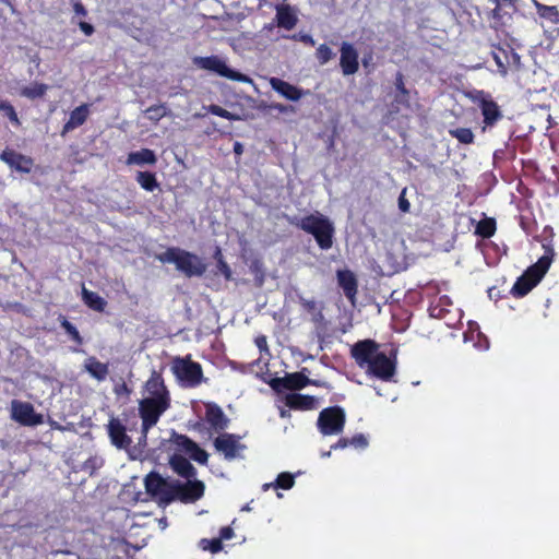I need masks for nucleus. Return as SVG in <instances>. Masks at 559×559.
Wrapping results in <instances>:
<instances>
[{
    "instance_id": "obj_1",
    "label": "nucleus",
    "mask_w": 559,
    "mask_h": 559,
    "mask_svg": "<svg viewBox=\"0 0 559 559\" xmlns=\"http://www.w3.org/2000/svg\"><path fill=\"white\" fill-rule=\"evenodd\" d=\"M169 393L160 374L153 371L145 382L139 412L142 419V435L145 438L150 428L155 426L162 414L169 407Z\"/></svg>"
},
{
    "instance_id": "obj_2",
    "label": "nucleus",
    "mask_w": 559,
    "mask_h": 559,
    "mask_svg": "<svg viewBox=\"0 0 559 559\" xmlns=\"http://www.w3.org/2000/svg\"><path fill=\"white\" fill-rule=\"evenodd\" d=\"M379 347L373 340H362L352 346L350 354L360 368H367V373L390 381L396 372V360L380 352Z\"/></svg>"
},
{
    "instance_id": "obj_3",
    "label": "nucleus",
    "mask_w": 559,
    "mask_h": 559,
    "mask_svg": "<svg viewBox=\"0 0 559 559\" xmlns=\"http://www.w3.org/2000/svg\"><path fill=\"white\" fill-rule=\"evenodd\" d=\"M543 248L544 254L515 281L511 288L513 297L522 298L526 296L548 272L555 257V251L550 245H543Z\"/></svg>"
},
{
    "instance_id": "obj_4",
    "label": "nucleus",
    "mask_w": 559,
    "mask_h": 559,
    "mask_svg": "<svg viewBox=\"0 0 559 559\" xmlns=\"http://www.w3.org/2000/svg\"><path fill=\"white\" fill-rule=\"evenodd\" d=\"M288 221L297 228L312 235L320 249L329 250L332 248L334 226L328 217L318 213L301 218L293 217Z\"/></svg>"
},
{
    "instance_id": "obj_5",
    "label": "nucleus",
    "mask_w": 559,
    "mask_h": 559,
    "mask_svg": "<svg viewBox=\"0 0 559 559\" xmlns=\"http://www.w3.org/2000/svg\"><path fill=\"white\" fill-rule=\"evenodd\" d=\"M163 263H173L176 269L187 276H201L206 264L198 255L179 248H170L156 257Z\"/></svg>"
},
{
    "instance_id": "obj_6",
    "label": "nucleus",
    "mask_w": 559,
    "mask_h": 559,
    "mask_svg": "<svg viewBox=\"0 0 559 559\" xmlns=\"http://www.w3.org/2000/svg\"><path fill=\"white\" fill-rule=\"evenodd\" d=\"M170 465L175 472L187 478L185 484L178 485L182 497L187 500L194 501L203 496L204 485L199 480H191L193 475V466L189 460L181 454H174L170 459Z\"/></svg>"
},
{
    "instance_id": "obj_7",
    "label": "nucleus",
    "mask_w": 559,
    "mask_h": 559,
    "mask_svg": "<svg viewBox=\"0 0 559 559\" xmlns=\"http://www.w3.org/2000/svg\"><path fill=\"white\" fill-rule=\"evenodd\" d=\"M345 421V411L340 406H330L320 412L317 425L323 436H333L343 431Z\"/></svg>"
},
{
    "instance_id": "obj_8",
    "label": "nucleus",
    "mask_w": 559,
    "mask_h": 559,
    "mask_svg": "<svg viewBox=\"0 0 559 559\" xmlns=\"http://www.w3.org/2000/svg\"><path fill=\"white\" fill-rule=\"evenodd\" d=\"M473 102L478 106L483 115V131H486L488 128L491 129L503 118L499 105L489 93L477 91Z\"/></svg>"
},
{
    "instance_id": "obj_9",
    "label": "nucleus",
    "mask_w": 559,
    "mask_h": 559,
    "mask_svg": "<svg viewBox=\"0 0 559 559\" xmlns=\"http://www.w3.org/2000/svg\"><path fill=\"white\" fill-rule=\"evenodd\" d=\"M171 370L176 378L185 385L193 386L201 381V366L189 358H176L173 361Z\"/></svg>"
},
{
    "instance_id": "obj_10",
    "label": "nucleus",
    "mask_w": 559,
    "mask_h": 559,
    "mask_svg": "<svg viewBox=\"0 0 559 559\" xmlns=\"http://www.w3.org/2000/svg\"><path fill=\"white\" fill-rule=\"evenodd\" d=\"M193 64L202 70H207L214 72L223 78L233 80V81H243L245 78L241 73L234 71L230 69L225 60L217 56L211 57H195L193 59Z\"/></svg>"
},
{
    "instance_id": "obj_11",
    "label": "nucleus",
    "mask_w": 559,
    "mask_h": 559,
    "mask_svg": "<svg viewBox=\"0 0 559 559\" xmlns=\"http://www.w3.org/2000/svg\"><path fill=\"white\" fill-rule=\"evenodd\" d=\"M146 492L160 502L173 498L174 486L156 473L148 474L144 479Z\"/></svg>"
},
{
    "instance_id": "obj_12",
    "label": "nucleus",
    "mask_w": 559,
    "mask_h": 559,
    "mask_svg": "<svg viewBox=\"0 0 559 559\" xmlns=\"http://www.w3.org/2000/svg\"><path fill=\"white\" fill-rule=\"evenodd\" d=\"M11 416L24 426H36L43 423V416L36 414L33 405L26 402L12 401Z\"/></svg>"
},
{
    "instance_id": "obj_13",
    "label": "nucleus",
    "mask_w": 559,
    "mask_h": 559,
    "mask_svg": "<svg viewBox=\"0 0 559 559\" xmlns=\"http://www.w3.org/2000/svg\"><path fill=\"white\" fill-rule=\"evenodd\" d=\"M310 379L302 372L287 373L285 377H276L269 381L270 386L275 392L283 390L297 391L309 385Z\"/></svg>"
},
{
    "instance_id": "obj_14",
    "label": "nucleus",
    "mask_w": 559,
    "mask_h": 559,
    "mask_svg": "<svg viewBox=\"0 0 559 559\" xmlns=\"http://www.w3.org/2000/svg\"><path fill=\"white\" fill-rule=\"evenodd\" d=\"M340 67L345 76L359 70V55L353 44L343 41L340 48Z\"/></svg>"
},
{
    "instance_id": "obj_15",
    "label": "nucleus",
    "mask_w": 559,
    "mask_h": 559,
    "mask_svg": "<svg viewBox=\"0 0 559 559\" xmlns=\"http://www.w3.org/2000/svg\"><path fill=\"white\" fill-rule=\"evenodd\" d=\"M240 440V437L223 433L216 438L215 448L218 452L223 453L225 457L233 459L238 456L241 452Z\"/></svg>"
},
{
    "instance_id": "obj_16",
    "label": "nucleus",
    "mask_w": 559,
    "mask_h": 559,
    "mask_svg": "<svg viewBox=\"0 0 559 559\" xmlns=\"http://www.w3.org/2000/svg\"><path fill=\"white\" fill-rule=\"evenodd\" d=\"M338 286L343 289L346 298L354 305L358 293V281L350 270H338L336 272Z\"/></svg>"
},
{
    "instance_id": "obj_17",
    "label": "nucleus",
    "mask_w": 559,
    "mask_h": 559,
    "mask_svg": "<svg viewBox=\"0 0 559 559\" xmlns=\"http://www.w3.org/2000/svg\"><path fill=\"white\" fill-rule=\"evenodd\" d=\"M270 84L275 92L292 102H297L304 95L309 94V91H304L278 78H272Z\"/></svg>"
},
{
    "instance_id": "obj_18",
    "label": "nucleus",
    "mask_w": 559,
    "mask_h": 559,
    "mask_svg": "<svg viewBox=\"0 0 559 559\" xmlns=\"http://www.w3.org/2000/svg\"><path fill=\"white\" fill-rule=\"evenodd\" d=\"M285 405L295 411H311L318 407V400L312 395L293 392L286 394Z\"/></svg>"
},
{
    "instance_id": "obj_19",
    "label": "nucleus",
    "mask_w": 559,
    "mask_h": 559,
    "mask_svg": "<svg viewBox=\"0 0 559 559\" xmlns=\"http://www.w3.org/2000/svg\"><path fill=\"white\" fill-rule=\"evenodd\" d=\"M275 10V19L278 27L290 31L297 25L298 17L289 4H284V2H276Z\"/></svg>"
},
{
    "instance_id": "obj_20",
    "label": "nucleus",
    "mask_w": 559,
    "mask_h": 559,
    "mask_svg": "<svg viewBox=\"0 0 559 559\" xmlns=\"http://www.w3.org/2000/svg\"><path fill=\"white\" fill-rule=\"evenodd\" d=\"M1 160L8 164L11 168L21 171V173H29L33 167L32 158L17 154L13 151H3L0 155Z\"/></svg>"
},
{
    "instance_id": "obj_21",
    "label": "nucleus",
    "mask_w": 559,
    "mask_h": 559,
    "mask_svg": "<svg viewBox=\"0 0 559 559\" xmlns=\"http://www.w3.org/2000/svg\"><path fill=\"white\" fill-rule=\"evenodd\" d=\"M175 442L178 447V450L180 452L186 453L193 460H195L199 463H206L207 461V454L205 451L201 450L194 442H192L190 439H188L185 436H177L175 439Z\"/></svg>"
},
{
    "instance_id": "obj_22",
    "label": "nucleus",
    "mask_w": 559,
    "mask_h": 559,
    "mask_svg": "<svg viewBox=\"0 0 559 559\" xmlns=\"http://www.w3.org/2000/svg\"><path fill=\"white\" fill-rule=\"evenodd\" d=\"M205 418L210 427L216 431L225 429L229 421L222 408L212 403L206 404Z\"/></svg>"
},
{
    "instance_id": "obj_23",
    "label": "nucleus",
    "mask_w": 559,
    "mask_h": 559,
    "mask_svg": "<svg viewBox=\"0 0 559 559\" xmlns=\"http://www.w3.org/2000/svg\"><path fill=\"white\" fill-rule=\"evenodd\" d=\"M108 430L111 443L118 449H126L130 444V438L126 435L124 428L118 421L111 420Z\"/></svg>"
},
{
    "instance_id": "obj_24",
    "label": "nucleus",
    "mask_w": 559,
    "mask_h": 559,
    "mask_svg": "<svg viewBox=\"0 0 559 559\" xmlns=\"http://www.w3.org/2000/svg\"><path fill=\"white\" fill-rule=\"evenodd\" d=\"M88 116V106L81 105L71 111L68 122L63 127V133L74 130L85 122Z\"/></svg>"
},
{
    "instance_id": "obj_25",
    "label": "nucleus",
    "mask_w": 559,
    "mask_h": 559,
    "mask_svg": "<svg viewBox=\"0 0 559 559\" xmlns=\"http://www.w3.org/2000/svg\"><path fill=\"white\" fill-rule=\"evenodd\" d=\"M156 156L153 151L148 148H142L138 152H132L128 155L127 164L128 165H154L156 163Z\"/></svg>"
},
{
    "instance_id": "obj_26",
    "label": "nucleus",
    "mask_w": 559,
    "mask_h": 559,
    "mask_svg": "<svg viewBox=\"0 0 559 559\" xmlns=\"http://www.w3.org/2000/svg\"><path fill=\"white\" fill-rule=\"evenodd\" d=\"M84 369L96 380L103 381L108 374V367L106 364L98 361L94 357H88L84 362Z\"/></svg>"
},
{
    "instance_id": "obj_27",
    "label": "nucleus",
    "mask_w": 559,
    "mask_h": 559,
    "mask_svg": "<svg viewBox=\"0 0 559 559\" xmlns=\"http://www.w3.org/2000/svg\"><path fill=\"white\" fill-rule=\"evenodd\" d=\"M349 445H353L355 448L364 449L368 445V440L362 433H358L352 438H340L336 443H334L331 449L337 450V449H345Z\"/></svg>"
},
{
    "instance_id": "obj_28",
    "label": "nucleus",
    "mask_w": 559,
    "mask_h": 559,
    "mask_svg": "<svg viewBox=\"0 0 559 559\" xmlns=\"http://www.w3.org/2000/svg\"><path fill=\"white\" fill-rule=\"evenodd\" d=\"M82 299L84 302L95 311H104L106 307V301L98 294L86 289L84 286L82 287Z\"/></svg>"
},
{
    "instance_id": "obj_29",
    "label": "nucleus",
    "mask_w": 559,
    "mask_h": 559,
    "mask_svg": "<svg viewBox=\"0 0 559 559\" xmlns=\"http://www.w3.org/2000/svg\"><path fill=\"white\" fill-rule=\"evenodd\" d=\"M497 229L496 219L492 217H486L480 219L475 228V234L481 238H490L495 235Z\"/></svg>"
},
{
    "instance_id": "obj_30",
    "label": "nucleus",
    "mask_w": 559,
    "mask_h": 559,
    "mask_svg": "<svg viewBox=\"0 0 559 559\" xmlns=\"http://www.w3.org/2000/svg\"><path fill=\"white\" fill-rule=\"evenodd\" d=\"M295 485V476L288 472L280 473L275 479L274 483L265 484L263 486L264 489H269L270 487L276 488V489H284L288 490L293 488Z\"/></svg>"
},
{
    "instance_id": "obj_31",
    "label": "nucleus",
    "mask_w": 559,
    "mask_h": 559,
    "mask_svg": "<svg viewBox=\"0 0 559 559\" xmlns=\"http://www.w3.org/2000/svg\"><path fill=\"white\" fill-rule=\"evenodd\" d=\"M537 13L540 17L550 21L552 24L559 23V11L555 5H546L536 2Z\"/></svg>"
},
{
    "instance_id": "obj_32",
    "label": "nucleus",
    "mask_w": 559,
    "mask_h": 559,
    "mask_svg": "<svg viewBox=\"0 0 559 559\" xmlns=\"http://www.w3.org/2000/svg\"><path fill=\"white\" fill-rule=\"evenodd\" d=\"M48 90V85L41 83H33L29 86H25L21 90V95L29 99L38 98L45 95Z\"/></svg>"
},
{
    "instance_id": "obj_33",
    "label": "nucleus",
    "mask_w": 559,
    "mask_h": 559,
    "mask_svg": "<svg viewBox=\"0 0 559 559\" xmlns=\"http://www.w3.org/2000/svg\"><path fill=\"white\" fill-rule=\"evenodd\" d=\"M449 133L462 144H472L474 142L475 136L469 128L451 129Z\"/></svg>"
},
{
    "instance_id": "obj_34",
    "label": "nucleus",
    "mask_w": 559,
    "mask_h": 559,
    "mask_svg": "<svg viewBox=\"0 0 559 559\" xmlns=\"http://www.w3.org/2000/svg\"><path fill=\"white\" fill-rule=\"evenodd\" d=\"M394 85L396 87V91L400 93V95L396 97L397 102H401V103L408 102L409 92L405 86L404 75L402 72L396 73Z\"/></svg>"
},
{
    "instance_id": "obj_35",
    "label": "nucleus",
    "mask_w": 559,
    "mask_h": 559,
    "mask_svg": "<svg viewBox=\"0 0 559 559\" xmlns=\"http://www.w3.org/2000/svg\"><path fill=\"white\" fill-rule=\"evenodd\" d=\"M138 182L147 191H153L157 187L156 178L151 173H139Z\"/></svg>"
},
{
    "instance_id": "obj_36",
    "label": "nucleus",
    "mask_w": 559,
    "mask_h": 559,
    "mask_svg": "<svg viewBox=\"0 0 559 559\" xmlns=\"http://www.w3.org/2000/svg\"><path fill=\"white\" fill-rule=\"evenodd\" d=\"M334 56L335 53L326 44H321L316 50V58L320 64L328 63Z\"/></svg>"
},
{
    "instance_id": "obj_37",
    "label": "nucleus",
    "mask_w": 559,
    "mask_h": 559,
    "mask_svg": "<svg viewBox=\"0 0 559 559\" xmlns=\"http://www.w3.org/2000/svg\"><path fill=\"white\" fill-rule=\"evenodd\" d=\"M147 118L152 121H158L167 114V108L164 105H155L145 110Z\"/></svg>"
},
{
    "instance_id": "obj_38",
    "label": "nucleus",
    "mask_w": 559,
    "mask_h": 559,
    "mask_svg": "<svg viewBox=\"0 0 559 559\" xmlns=\"http://www.w3.org/2000/svg\"><path fill=\"white\" fill-rule=\"evenodd\" d=\"M199 547L202 549V550H209L213 554L215 552H218L221 549H222V546H221V539H216V538H213V539H207V538H203L199 542Z\"/></svg>"
},
{
    "instance_id": "obj_39",
    "label": "nucleus",
    "mask_w": 559,
    "mask_h": 559,
    "mask_svg": "<svg viewBox=\"0 0 559 559\" xmlns=\"http://www.w3.org/2000/svg\"><path fill=\"white\" fill-rule=\"evenodd\" d=\"M261 266L259 261H253L250 265V271L255 275L257 286L259 287L264 283V272Z\"/></svg>"
},
{
    "instance_id": "obj_40",
    "label": "nucleus",
    "mask_w": 559,
    "mask_h": 559,
    "mask_svg": "<svg viewBox=\"0 0 559 559\" xmlns=\"http://www.w3.org/2000/svg\"><path fill=\"white\" fill-rule=\"evenodd\" d=\"M0 111H4L8 118L15 124H20V120L14 108L5 102L0 103Z\"/></svg>"
},
{
    "instance_id": "obj_41",
    "label": "nucleus",
    "mask_w": 559,
    "mask_h": 559,
    "mask_svg": "<svg viewBox=\"0 0 559 559\" xmlns=\"http://www.w3.org/2000/svg\"><path fill=\"white\" fill-rule=\"evenodd\" d=\"M406 194V189H404L400 197H399V209L404 212V213H407L409 212V209H411V203L409 201L406 199L405 197Z\"/></svg>"
},
{
    "instance_id": "obj_42",
    "label": "nucleus",
    "mask_w": 559,
    "mask_h": 559,
    "mask_svg": "<svg viewBox=\"0 0 559 559\" xmlns=\"http://www.w3.org/2000/svg\"><path fill=\"white\" fill-rule=\"evenodd\" d=\"M301 306L306 311L310 313H314L318 311V306L314 300H302Z\"/></svg>"
},
{
    "instance_id": "obj_43",
    "label": "nucleus",
    "mask_w": 559,
    "mask_h": 559,
    "mask_svg": "<svg viewBox=\"0 0 559 559\" xmlns=\"http://www.w3.org/2000/svg\"><path fill=\"white\" fill-rule=\"evenodd\" d=\"M210 111L219 117L231 118L230 114L227 110L221 108L219 106H211Z\"/></svg>"
},
{
    "instance_id": "obj_44",
    "label": "nucleus",
    "mask_w": 559,
    "mask_h": 559,
    "mask_svg": "<svg viewBox=\"0 0 559 559\" xmlns=\"http://www.w3.org/2000/svg\"><path fill=\"white\" fill-rule=\"evenodd\" d=\"M234 537V532L230 527H223L221 530V536L217 539H221V543L223 540H229Z\"/></svg>"
},
{
    "instance_id": "obj_45",
    "label": "nucleus",
    "mask_w": 559,
    "mask_h": 559,
    "mask_svg": "<svg viewBox=\"0 0 559 559\" xmlns=\"http://www.w3.org/2000/svg\"><path fill=\"white\" fill-rule=\"evenodd\" d=\"M429 311H430V316L431 317H435V318H442L443 317V312H444V309L440 306H431L429 308Z\"/></svg>"
},
{
    "instance_id": "obj_46",
    "label": "nucleus",
    "mask_w": 559,
    "mask_h": 559,
    "mask_svg": "<svg viewBox=\"0 0 559 559\" xmlns=\"http://www.w3.org/2000/svg\"><path fill=\"white\" fill-rule=\"evenodd\" d=\"M73 11L76 15H80V16H85L86 15V10L85 8L83 7L82 3L80 2H75L73 4Z\"/></svg>"
},
{
    "instance_id": "obj_47",
    "label": "nucleus",
    "mask_w": 559,
    "mask_h": 559,
    "mask_svg": "<svg viewBox=\"0 0 559 559\" xmlns=\"http://www.w3.org/2000/svg\"><path fill=\"white\" fill-rule=\"evenodd\" d=\"M79 26L81 31L87 36H90L94 31L93 26L86 22H80Z\"/></svg>"
},
{
    "instance_id": "obj_48",
    "label": "nucleus",
    "mask_w": 559,
    "mask_h": 559,
    "mask_svg": "<svg viewBox=\"0 0 559 559\" xmlns=\"http://www.w3.org/2000/svg\"><path fill=\"white\" fill-rule=\"evenodd\" d=\"M218 269L227 280L230 278V271L227 264L224 263L222 260H218Z\"/></svg>"
},
{
    "instance_id": "obj_49",
    "label": "nucleus",
    "mask_w": 559,
    "mask_h": 559,
    "mask_svg": "<svg viewBox=\"0 0 559 559\" xmlns=\"http://www.w3.org/2000/svg\"><path fill=\"white\" fill-rule=\"evenodd\" d=\"M271 108L278 110L280 112H287L288 110L293 111L294 108L292 106H286L283 104H273L271 105Z\"/></svg>"
},
{
    "instance_id": "obj_50",
    "label": "nucleus",
    "mask_w": 559,
    "mask_h": 559,
    "mask_svg": "<svg viewBox=\"0 0 559 559\" xmlns=\"http://www.w3.org/2000/svg\"><path fill=\"white\" fill-rule=\"evenodd\" d=\"M255 344L259 347V349L262 352L263 349L267 348L266 337L265 336H258L255 338Z\"/></svg>"
},
{
    "instance_id": "obj_51",
    "label": "nucleus",
    "mask_w": 559,
    "mask_h": 559,
    "mask_svg": "<svg viewBox=\"0 0 559 559\" xmlns=\"http://www.w3.org/2000/svg\"><path fill=\"white\" fill-rule=\"evenodd\" d=\"M495 3H496V7L492 10L491 15H492L493 19H501L502 17V15H501V5H498V2H495Z\"/></svg>"
},
{
    "instance_id": "obj_52",
    "label": "nucleus",
    "mask_w": 559,
    "mask_h": 559,
    "mask_svg": "<svg viewBox=\"0 0 559 559\" xmlns=\"http://www.w3.org/2000/svg\"><path fill=\"white\" fill-rule=\"evenodd\" d=\"M301 40H302L305 44H307V45H311V46H313V45H314V39L312 38V36H311V35H304V36L301 37Z\"/></svg>"
},
{
    "instance_id": "obj_53",
    "label": "nucleus",
    "mask_w": 559,
    "mask_h": 559,
    "mask_svg": "<svg viewBox=\"0 0 559 559\" xmlns=\"http://www.w3.org/2000/svg\"><path fill=\"white\" fill-rule=\"evenodd\" d=\"M309 385L324 386V388L328 386V384L325 382L320 381V380H312V379H310Z\"/></svg>"
},
{
    "instance_id": "obj_54",
    "label": "nucleus",
    "mask_w": 559,
    "mask_h": 559,
    "mask_svg": "<svg viewBox=\"0 0 559 559\" xmlns=\"http://www.w3.org/2000/svg\"><path fill=\"white\" fill-rule=\"evenodd\" d=\"M234 150L237 155H240L242 153V145L237 142L235 143Z\"/></svg>"
},
{
    "instance_id": "obj_55",
    "label": "nucleus",
    "mask_w": 559,
    "mask_h": 559,
    "mask_svg": "<svg viewBox=\"0 0 559 559\" xmlns=\"http://www.w3.org/2000/svg\"><path fill=\"white\" fill-rule=\"evenodd\" d=\"M495 2H498V5H501L502 3L514 5L515 0H495Z\"/></svg>"
},
{
    "instance_id": "obj_56",
    "label": "nucleus",
    "mask_w": 559,
    "mask_h": 559,
    "mask_svg": "<svg viewBox=\"0 0 559 559\" xmlns=\"http://www.w3.org/2000/svg\"><path fill=\"white\" fill-rule=\"evenodd\" d=\"M289 415H290V414H289V412H288V411H286V409H281V411H280V416H281L282 418L289 417Z\"/></svg>"
},
{
    "instance_id": "obj_57",
    "label": "nucleus",
    "mask_w": 559,
    "mask_h": 559,
    "mask_svg": "<svg viewBox=\"0 0 559 559\" xmlns=\"http://www.w3.org/2000/svg\"><path fill=\"white\" fill-rule=\"evenodd\" d=\"M68 330L70 331V333H72V334H73V336H74L75 338H79V333H78V331H76V330H74V329H72V328H70V326L68 328Z\"/></svg>"
},
{
    "instance_id": "obj_58",
    "label": "nucleus",
    "mask_w": 559,
    "mask_h": 559,
    "mask_svg": "<svg viewBox=\"0 0 559 559\" xmlns=\"http://www.w3.org/2000/svg\"><path fill=\"white\" fill-rule=\"evenodd\" d=\"M495 60L499 67H502V68L504 67L497 55H495Z\"/></svg>"
},
{
    "instance_id": "obj_59",
    "label": "nucleus",
    "mask_w": 559,
    "mask_h": 559,
    "mask_svg": "<svg viewBox=\"0 0 559 559\" xmlns=\"http://www.w3.org/2000/svg\"><path fill=\"white\" fill-rule=\"evenodd\" d=\"M159 526L162 530H165L166 528V522L164 520H159Z\"/></svg>"
},
{
    "instance_id": "obj_60",
    "label": "nucleus",
    "mask_w": 559,
    "mask_h": 559,
    "mask_svg": "<svg viewBox=\"0 0 559 559\" xmlns=\"http://www.w3.org/2000/svg\"><path fill=\"white\" fill-rule=\"evenodd\" d=\"M247 83H252V80L249 76H247Z\"/></svg>"
},
{
    "instance_id": "obj_61",
    "label": "nucleus",
    "mask_w": 559,
    "mask_h": 559,
    "mask_svg": "<svg viewBox=\"0 0 559 559\" xmlns=\"http://www.w3.org/2000/svg\"><path fill=\"white\" fill-rule=\"evenodd\" d=\"M318 316H319V318H320V319H322V318H323V316H322L321 311H318Z\"/></svg>"
},
{
    "instance_id": "obj_62",
    "label": "nucleus",
    "mask_w": 559,
    "mask_h": 559,
    "mask_svg": "<svg viewBox=\"0 0 559 559\" xmlns=\"http://www.w3.org/2000/svg\"><path fill=\"white\" fill-rule=\"evenodd\" d=\"M271 4H273L275 7L276 0H271Z\"/></svg>"
},
{
    "instance_id": "obj_63",
    "label": "nucleus",
    "mask_w": 559,
    "mask_h": 559,
    "mask_svg": "<svg viewBox=\"0 0 559 559\" xmlns=\"http://www.w3.org/2000/svg\"><path fill=\"white\" fill-rule=\"evenodd\" d=\"M362 63H364V66H367L368 60L364 59V60H362Z\"/></svg>"
},
{
    "instance_id": "obj_64",
    "label": "nucleus",
    "mask_w": 559,
    "mask_h": 559,
    "mask_svg": "<svg viewBox=\"0 0 559 559\" xmlns=\"http://www.w3.org/2000/svg\"><path fill=\"white\" fill-rule=\"evenodd\" d=\"M264 2H266V0H263ZM286 0H276V2H285Z\"/></svg>"
}]
</instances>
